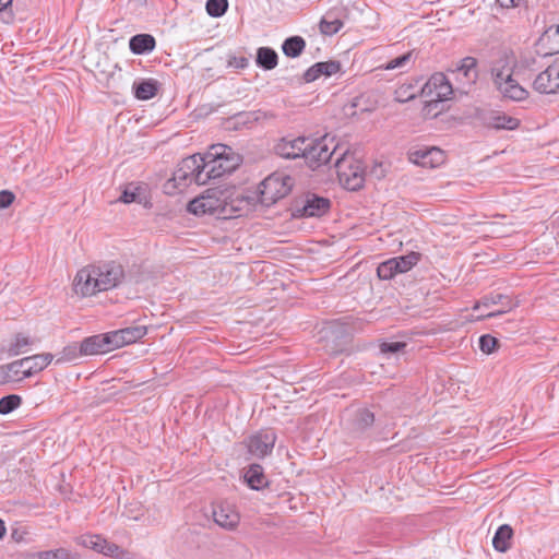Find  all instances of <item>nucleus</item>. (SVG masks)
Returning <instances> with one entry per match:
<instances>
[{
	"instance_id": "obj_1",
	"label": "nucleus",
	"mask_w": 559,
	"mask_h": 559,
	"mask_svg": "<svg viewBox=\"0 0 559 559\" xmlns=\"http://www.w3.org/2000/svg\"><path fill=\"white\" fill-rule=\"evenodd\" d=\"M123 266L116 261L90 264L79 270L73 282V288L82 297L94 296L118 287L124 280Z\"/></svg>"
},
{
	"instance_id": "obj_2",
	"label": "nucleus",
	"mask_w": 559,
	"mask_h": 559,
	"mask_svg": "<svg viewBox=\"0 0 559 559\" xmlns=\"http://www.w3.org/2000/svg\"><path fill=\"white\" fill-rule=\"evenodd\" d=\"M201 165L204 168V177H198L199 180L207 183L211 179H217L226 174L233 173L240 164L239 155L225 144H214L202 155Z\"/></svg>"
},
{
	"instance_id": "obj_3",
	"label": "nucleus",
	"mask_w": 559,
	"mask_h": 559,
	"mask_svg": "<svg viewBox=\"0 0 559 559\" xmlns=\"http://www.w3.org/2000/svg\"><path fill=\"white\" fill-rule=\"evenodd\" d=\"M202 160L201 154H193L183 158L174 171L173 178L165 183L166 193H175V190L181 192L191 183L205 185V181L198 179L199 175L204 177Z\"/></svg>"
},
{
	"instance_id": "obj_4",
	"label": "nucleus",
	"mask_w": 559,
	"mask_h": 559,
	"mask_svg": "<svg viewBox=\"0 0 559 559\" xmlns=\"http://www.w3.org/2000/svg\"><path fill=\"white\" fill-rule=\"evenodd\" d=\"M294 179L284 173H273L259 187V199L264 206H271L285 198L292 190Z\"/></svg>"
},
{
	"instance_id": "obj_5",
	"label": "nucleus",
	"mask_w": 559,
	"mask_h": 559,
	"mask_svg": "<svg viewBox=\"0 0 559 559\" xmlns=\"http://www.w3.org/2000/svg\"><path fill=\"white\" fill-rule=\"evenodd\" d=\"M307 143L305 160L310 168L316 169L332 162L337 147L333 138L329 135L319 139L308 138Z\"/></svg>"
},
{
	"instance_id": "obj_6",
	"label": "nucleus",
	"mask_w": 559,
	"mask_h": 559,
	"mask_svg": "<svg viewBox=\"0 0 559 559\" xmlns=\"http://www.w3.org/2000/svg\"><path fill=\"white\" fill-rule=\"evenodd\" d=\"M347 163L348 159L345 153L335 159L334 164L337 168L338 179L345 189L357 191L364 187L365 169L358 162L355 164Z\"/></svg>"
},
{
	"instance_id": "obj_7",
	"label": "nucleus",
	"mask_w": 559,
	"mask_h": 559,
	"mask_svg": "<svg viewBox=\"0 0 559 559\" xmlns=\"http://www.w3.org/2000/svg\"><path fill=\"white\" fill-rule=\"evenodd\" d=\"M331 207V201L328 198L307 193L301 200L295 202L294 217H321L325 215Z\"/></svg>"
},
{
	"instance_id": "obj_8",
	"label": "nucleus",
	"mask_w": 559,
	"mask_h": 559,
	"mask_svg": "<svg viewBox=\"0 0 559 559\" xmlns=\"http://www.w3.org/2000/svg\"><path fill=\"white\" fill-rule=\"evenodd\" d=\"M374 420V414L369 408L356 409L346 423L347 437L353 440L369 438Z\"/></svg>"
},
{
	"instance_id": "obj_9",
	"label": "nucleus",
	"mask_w": 559,
	"mask_h": 559,
	"mask_svg": "<svg viewBox=\"0 0 559 559\" xmlns=\"http://www.w3.org/2000/svg\"><path fill=\"white\" fill-rule=\"evenodd\" d=\"M275 441V431L271 428H266L250 436L246 441V445L251 455L263 459L272 453Z\"/></svg>"
},
{
	"instance_id": "obj_10",
	"label": "nucleus",
	"mask_w": 559,
	"mask_h": 559,
	"mask_svg": "<svg viewBox=\"0 0 559 559\" xmlns=\"http://www.w3.org/2000/svg\"><path fill=\"white\" fill-rule=\"evenodd\" d=\"M307 141V136H297L295 139L282 138L276 142L273 151L282 158L296 159L302 157L305 159Z\"/></svg>"
},
{
	"instance_id": "obj_11",
	"label": "nucleus",
	"mask_w": 559,
	"mask_h": 559,
	"mask_svg": "<svg viewBox=\"0 0 559 559\" xmlns=\"http://www.w3.org/2000/svg\"><path fill=\"white\" fill-rule=\"evenodd\" d=\"M533 87L542 94L559 93V60H555L536 76Z\"/></svg>"
},
{
	"instance_id": "obj_12",
	"label": "nucleus",
	"mask_w": 559,
	"mask_h": 559,
	"mask_svg": "<svg viewBox=\"0 0 559 559\" xmlns=\"http://www.w3.org/2000/svg\"><path fill=\"white\" fill-rule=\"evenodd\" d=\"M479 119L485 127L496 130H515L520 126V120L518 118L496 110L480 112Z\"/></svg>"
},
{
	"instance_id": "obj_13",
	"label": "nucleus",
	"mask_w": 559,
	"mask_h": 559,
	"mask_svg": "<svg viewBox=\"0 0 559 559\" xmlns=\"http://www.w3.org/2000/svg\"><path fill=\"white\" fill-rule=\"evenodd\" d=\"M423 92L432 96L433 100L442 102L449 99L453 88L448 78L443 73L438 72L431 75Z\"/></svg>"
},
{
	"instance_id": "obj_14",
	"label": "nucleus",
	"mask_w": 559,
	"mask_h": 559,
	"mask_svg": "<svg viewBox=\"0 0 559 559\" xmlns=\"http://www.w3.org/2000/svg\"><path fill=\"white\" fill-rule=\"evenodd\" d=\"M493 305H501L502 309L489 312L487 314H483L479 318L487 319V318L498 317L500 314L507 313L508 311L512 310L514 307L518 306V304L512 302L511 298L508 295L497 293V294H489V295L481 297V299L475 304L473 309L477 310L480 306L488 308Z\"/></svg>"
},
{
	"instance_id": "obj_15",
	"label": "nucleus",
	"mask_w": 559,
	"mask_h": 559,
	"mask_svg": "<svg viewBox=\"0 0 559 559\" xmlns=\"http://www.w3.org/2000/svg\"><path fill=\"white\" fill-rule=\"evenodd\" d=\"M444 152L439 147H423L411 153L409 159L423 167H438L444 162Z\"/></svg>"
},
{
	"instance_id": "obj_16",
	"label": "nucleus",
	"mask_w": 559,
	"mask_h": 559,
	"mask_svg": "<svg viewBox=\"0 0 559 559\" xmlns=\"http://www.w3.org/2000/svg\"><path fill=\"white\" fill-rule=\"evenodd\" d=\"M146 333L147 329L144 325L129 326L109 332L114 349L135 343Z\"/></svg>"
},
{
	"instance_id": "obj_17",
	"label": "nucleus",
	"mask_w": 559,
	"mask_h": 559,
	"mask_svg": "<svg viewBox=\"0 0 559 559\" xmlns=\"http://www.w3.org/2000/svg\"><path fill=\"white\" fill-rule=\"evenodd\" d=\"M84 356L98 355L114 350L109 332L85 337L82 342Z\"/></svg>"
},
{
	"instance_id": "obj_18",
	"label": "nucleus",
	"mask_w": 559,
	"mask_h": 559,
	"mask_svg": "<svg viewBox=\"0 0 559 559\" xmlns=\"http://www.w3.org/2000/svg\"><path fill=\"white\" fill-rule=\"evenodd\" d=\"M341 62L336 60L317 62L304 73L302 78L298 79V83H310L321 75L331 76L336 74L341 70Z\"/></svg>"
},
{
	"instance_id": "obj_19",
	"label": "nucleus",
	"mask_w": 559,
	"mask_h": 559,
	"mask_svg": "<svg viewBox=\"0 0 559 559\" xmlns=\"http://www.w3.org/2000/svg\"><path fill=\"white\" fill-rule=\"evenodd\" d=\"M53 359L50 353L37 354L19 359V366H24L22 378H29L43 371Z\"/></svg>"
},
{
	"instance_id": "obj_20",
	"label": "nucleus",
	"mask_w": 559,
	"mask_h": 559,
	"mask_svg": "<svg viewBox=\"0 0 559 559\" xmlns=\"http://www.w3.org/2000/svg\"><path fill=\"white\" fill-rule=\"evenodd\" d=\"M213 519L218 526L228 531L235 530L240 522L238 512L229 504H219L214 508Z\"/></svg>"
},
{
	"instance_id": "obj_21",
	"label": "nucleus",
	"mask_w": 559,
	"mask_h": 559,
	"mask_svg": "<svg viewBox=\"0 0 559 559\" xmlns=\"http://www.w3.org/2000/svg\"><path fill=\"white\" fill-rule=\"evenodd\" d=\"M343 10H330L321 19L319 29L325 36L336 34L344 25L342 20Z\"/></svg>"
},
{
	"instance_id": "obj_22",
	"label": "nucleus",
	"mask_w": 559,
	"mask_h": 559,
	"mask_svg": "<svg viewBox=\"0 0 559 559\" xmlns=\"http://www.w3.org/2000/svg\"><path fill=\"white\" fill-rule=\"evenodd\" d=\"M160 83L155 79H142L132 85V92L136 99L148 100L155 97L159 91Z\"/></svg>"
},
{
	"instance_id": "obj_23",
	"label": "nucleus",
	"mask_w": 559,
	"mask_h": 559,
	"mask_svg": "<svg viewBox=\"0 0 559 559\" xmlns=\"http://www.w3.org/2000/svg\"><path fill=\"white\" fill-rule=\"evenodd\" d=\"M478 61L476 58L467 56L463 58L453 70H451L452 73L462 74L466 83L469 85H473L478 80Z\"/></svg>"
},
{
	"instance_id": "obj_24",
	"label": "nucleus",
	"mask_w": 559,
	"mask_h": 559,
	"mask_svg": "<svg viewBox=\"0 0 559 559\" xmlns=\"http://www.w3.org/2000/svg\"><path fill=\"white\" fill-rule=\"evenodd\" d=\"M156 40L151 34H136L129 40V48L134 55H144L154 50Z\"/></svg>"
},
{
	"instance_id": "obj_25",
	"label": "nucleus",
	"mask_w": 559,
	"mask_h": 559,
	"mask_svg": "<svg viewBox=\"0 0 559 559\" xmlns=\"http://www.w3.org/2000/svg\"><path fill=\"white\" fill-rule=\"evenodd\" d=\"M247 485L253 490H261L267 486V479L264 469L260 464H251L245 473Z\"/></svg>"
},
{
	"instance_id": "obj_26",
	"label": "nucleus",
	"mask_w": 559,
	"mask_h": 559,
	"mask_svg": "<svg viewBox=\"0 0 559 559\" xmlns=\"http://www.w3.org/2000/svg\"><path fill=\"white\" fill-rule=\"evenodd\" d=\"M498 91L504 98L514 102L524 100L528 96V92L513 78L507 80V82H504V84Z\"/></svg>"
},
{
	"instance_id": "obj_27",
	"label": "nucleus",
	"mask_w": 559,
	"mask_h": 559,
	"mask_svg": "<svg viewBox=\"0 0 559 559\" xmlns=\"http://www.w3.org/2000/svg\"><path fill=\"white\" fill-rule=\"evenodd\" d=\"M513 537V528L503 524L498 527L492 538V546L499 552H506L511 548V539Z\"/></svg>"
},
{
	"instance_id": "obj_28",
	"label": "nucleus",
	"mask_w": 559,
	"mask_h": 559,
	"mask_svg": "<svg viewBox=\"0 0 559 559\" xmlns=\"http://www.w3.org/2000/svg\"><path fill=\"white\" fill-rule=\"evenodd\" d=\"M223 192L218 189H207L204 193L206 210L209 214H225L226 203L221 198Z\"/></svg>"
},
{
	"instance_id": "obj_29",
	"label": "nucleus",
	"mask_w": 559,
	"mask_h": 559,
	"mask_svg": "<svg viewBox=\"0 0 559 559\" xmlns=\"http://www.w3.org/2000/svg\"><path fill=\"white\" fill-rule=\"evenodd\" d=\"M257 66L263 70H273L278 62L277 52L270 47H260L257 50Z\"/></svg>"
},
{
	"instance_id": "obj_30",
	"label": "nucleus",
	"mask_w": 559,
	"mask_h": 559,
	"mask_svg": "<svg viewBox=\"0 0 559 559\" xmlns=\"http://www.w3.org/2000/svg\"><path fill=\"white\" fill-rule=\"evenodd\" d=\"M306 48V40L301 36H290L283 41L282 50L286 57L297 58Z\"/></svg>"
},
{
	"instance_id": "obj_31",
	"label": "nucleus",
	"mask_w": 559,
	"mask_h": 559,
	"mask_svg": "<svg viewBox=\"0 0 559 559\" xmlns=\"http://www.w3.org/2000/svg\"><path fill=\"white\" fill-rule=\"evenodd\" d=\"M145 188L140 185L130 183L122 191L119 201L123 203H143L146 201Z\"/></svg>"
},
{
	"instance_id": "obj_32",
	"label": "nucleus",
	"mask_w": 559,
	"mask_h": 559,
	"mask_svg": "<svg viewBox=\"0 0 559 559\" xmlns=\"http://www.w3.org/2000/svg\"><path fill=\"white\" fill-rule=\"evenodd\" d=\"M29 559H80V555L60 547L32 554Z\"/></svg>"
},
{
	"instance_id": "obj_33",
	"label": "nucleus",
	"mask_w": 559,
	"mask_h": 559,
	"mask_svg": "<svg viewBox=\"0 0 559 559\" xmlns=\"http://www.w3.org/2000/svg\"><path fill=\"white\" fill-rule=\"evenodd\" d=\"M421 258V254L419 252L412 251L408 254L400 255L395 258H391L392 260H395L396 271L400 273H405L409 271L413 266H415Z\"/></svg>"
},
{
	"instance_id": "obj_34",
	"label": "nucleus",
	"mask_w": 559,
	"mask_h": 559,
	"mask_svg": "<svg viewBox=\"0 0 559 559\" xmlns=\"http://www.w3.org/2000/svg\"><path fill=\"white\" fill-rule=\"evenodd\" d=\"M515 58L512 51L502 50L499 57L491 63L490 69H498V71L513 72Z\"/></svg>"
},
{
	"instance_id": "obj_35",
	"label": "nucleus",
	"mask_w": 559,
	"mask_h": 559,
	"mask_svg": "<svg viewBox=\"0 0 559 559\" xmlns=\"http://www.w3.org/2000/svg\"><path fill=\"white\" fill-rule=\"evenodd\" d=\"M106 539L103 538L100 535H93V534H84L75 538V542L78 545L93 549L99 554L103 551L104 544Z\"/></svg>"
},
{
	"instance_id": "obj_36",
	"label": "nucleus",
	"mask_w": 559,
	"mask_h": 559,
	"mask_svg": "<svg viewBox=\"0 0 559 559\" xmlns=\"http://www.w3.org/2000/svg\"><path fill=\"white\" fill-rule=\"evenodd\" d=\"M33 344V340L28 336L17 333L14 336V341L10 344L8 353L10 356H17L25 352V347Z\"/></svg>"
},
{
	"instance_id": "obj_37",
	"label": "nucleus",
	"mask_w": 559,
	"mask_h": 559,
	"mask_svg": "<svg viewBox=\"0 0 559 559\" xmlns=\"http://www.w3.org/2000/svg\"><path fill=\"white\" fill-rule=\"evenodd\" d=\"M22 404V397L17 394H9L0 399V414L8 415Z\"/></svg>"
},
{
	"instance_id": "obj_38",
	"label": "nucleus",
	"mask_w": 559,
	"mask_h": 559,
	"mask_svg": "<svg viewBox=\"0 0 559 559\" xmlns=\"http://www.w3.org/2000/svg\"><path fill=\"white\" fill-rule=\"evenodd\" d=\"M396 265L395 260L392 259L380 263L377 267L378 277L383 281L392 280L396 274H399Z\"/></svg>"
},
{
	"instance_id": "obj_39",
	"label": "nucleus",
	"mask_w": 559,
	"mask_h": 559,
	"mask_svg": "<svg viewBox=\"0 0 559 559\" xmlns=\"http://www.w3.org/2000/svg\"><path fill=\"white\" fill-rule=\"evenodd\" d=\"M81 356H84L81 343H72L63 347L60 357L57 359V364L63 361H71Z\"/></svg>"
},
{
	"instance_id": "obj_40",
	"label": "nucleus",
	"mask_w": 559,
	"mask_h": 559,
	"mask_svg": "<svg viewBox=\"0 0 559 559\" xmlns=\"http://www.w3.org/2000/svg\"><path fill=\"white\" fill-rule=\"evenodd\" d=\"M206 12L212 17H219L228 9L227 0H207L205 4Z\"/></svg>"
},
{
	"instance_id": "obj_41",
	"label": "nucleus",
	"mask_w": 559,
	"mask_h": 559,
	"mask_svg": "<svg viewBox=\"0 0 559 559\" xmlns=\"http://www.w3.org/2000/svg\"><path fill=\"white\" fill-rule=\"evenodd\" d=\"M478 345L484 354L490 355L499 348L500 342L490 334H484L479 337Z\"/></svg>"
},
{
	"instance_id": "obj_42",
	"label": "nucleus",
	"mask_w": 559,
	"mask_h": 559,
	"mask_svg": "<svg viewBox=\"0 0 559 559\" xmlns=\"http://www.w3.org/2000/svg\"><path fill=\"white\" fill-rule=\"evenodd\" d=\"M206 207L207 206L205 203L204 194H202L201 197L194 198L187 205L188 212L191 214H194L197 216L209 214V211L206 210Z\"/></svg>"
},
{
	"instance_id": "obj_43",
	"label": "nucleus",
	"mask_w": 559,
	"mask_h": 559,
	"mask_svg": "<svg viewBox=\"0 0 559 559\" xmlns=\"http://www.w3.org/2000/svg\"><path fill=\"white\" fill-rule=\"evenodd\" d=\"M490 74L497 90H500L507 80L513 78V72L498 71V69H490Z\"/></svg>"
},
{
	"instance_id": "obj_44",
	"label": "nucleus",
	"mask_w": 559,
	"mask_h": 559,
	"mask_svg": "<svg viewBox=\"0 0 559 559\" xmlns=\"http://www.w3.org/2000/svg\"><path fill=\"white\" fill-rule=\"evenodd\" d=\"M406 346V342H382L380 344V352L382 354H395L402 352Z\"/></svg>"
},
{
	"instance_id": "obj_45",
	"label": "nucleus",
	"mask_w": 559,
	"mask_h": 559,
	"mask_svg": "<svg viewBox=\"0 0 559 559\" xmlns=\"http://www.w3.org/2000/svg\"><path fill=\"white\" fill-rule=\"evenodd\" d=\"M412 56H413L412 51L403 53V55L390 60L386 63L385 69L393 70V69H397V68H403L411 61Z\"/></svg>"
},
{
	"instance_id": "obj_46",
	"label": "nucleus",
	"mask_w": 559,
	"mask_h": 559,
	"mask_svg": "<svg viewBox=\"0 0 559 559\" xmlns=\"http://www.w3.org/2000/svg\"><path fill=\"white\" fill-rule=\"evenodd\" d=\"M13 0H0V15L4 23H11L14 19L13 11L11 10Z\"/></svg>"
},
{
	"instance_id": "obj_47",
	"label": "nucleus",
	"mask_w": 559,
	"mask_h": 559,
	"mask_svg": "<svg viewBox=\"0 0 559 559\" xmlns=\"http://www.w3.org/2000/svg\"><path fill=\"white\" fill-rule=\"evenodd\" d=\"M261 115H262V111L257 110V111L239 112V114L235 115L234 118L237 120L238 123H240V122L248 123L251 121H258L261 118Z\"/></svg>"
},
{
	"instance_id": "obj_48",
	"label": "nucleus",
	"mask_w": 559,
	"mask_h": 559,
	"mask_svg": "<svg viewBox=\"0 0 559 559\" xmlns=\"http://www.w3.org/2000/svg\"><path fill=\"white\" fill-rule=\"evenodd\" d=\"M15 200L13 192L9 190L0 191V210L8 209Z\"/></svg>"
},
{
	"instance_id": "obj_49",
	"label": "nucleus",
	"mask_w": 559,
	"mask_h": 559,
	"mask_svg": "<svg viewBox=\"0 0 559 559\" xmlns=\"http://www.w3.org/2000/svg\"><path fill=\"white\" fill-rule=\"evenodd\" d=\"M103 544H104L103 551H102L103 555L110 556V557H118L121 549L117 544L110 543L107 539L105 542H103Z\"/></svg>"
},
{
	"instance_id": "obj_50",
	"label": "nucleus",
	"mask_w": 559,
	"mask_h": 559,
	"mask_svg": "<svg viewBox=\"0 0 559 559\" xmlns=\"http://www.w3.org/2000/svg\"><path fill=\"white\" fill-rule=\"evenodd\" d=\"M7 369L11 374L15 377V381L22 380V371L24 366H19V360H14L10 364H7Z\"/></svg>"
},
{
	"instance_id": "obj_51",
	"label": "nucleus",
	"mask_w": 559,
	"mask_h": 559,
	"mask_svg": "<svg viewBox=\"0 0 559 559\" xmlns=\"http://www.w3.org/2000/svg\"><path fill=\"white\" fill-rule=\"evenodd\" d=\"M227 63L229 67L245 69L248 66V59L246 57L233 56L228 59Z\"/></svg>"
},
{
	"instance_id": "obj_52",
	"label": "nucleus",
	"mask_w": 559,
	"mask_h": 559,
	"mask_svg": "<svg viewBox=\"0 0 559 559\" xmlns=\"http://www.w3.org/2000/svg\"><path fill=\"white\" fill-rule=\"evenodd\" d=\"M15 381V377L9 372L7 365L0 366V385Z\"/></svg>"
},
{
	"instance_id": "obj_53",
	"label": "nucleus",
	"mask_w": 559,
	"mask_h": 559,
	"mask_svg": "<svg viewBox=\"0 0 559 559\" xmlns=\"http://www.w3.org/2000/svg\"><path fill=\"white\" fill-rule=\"evenodd\" d=\"M501 8H515L519 5L521 0H496Z\"/></svg>"
},
{
	"instance_id": "obj_54",
	"label": "nucleus",
	"mask_w": 559,
	"mask_h": 559,
	"mask_svg": "<svg viewBox=\"0 0 559 559\" xmlns=\"http://www.w3.org/2000/svg\"><path fill=\"white\" fill-rule=\"evenodd\" d=\"M5 532H7V528H5L4 521L0 519V539L3 538V536L5 535Z\"/></svg>"
},
{
	"instance_id": "obj_55",
	"label": "nucleus",
	"mask_w": 559,
	"mask_h": 559,
	"mask_svg": "<svg viewBox=\"0 0 559 559\" xmlns=\"http://www.w3.org/2000/svg\"><path fill=\"white\" fill-rule=\"evenodd\" d=\"M344 352V348L343 347H340V346H336V347H331V354H340V353H343Z\"/></svg>"
},
{
	"instance_id": "obj_56",
	"label": "nucleus",
	"mask_w": 559,
	"mask_h": 559,
	"mask_svg": "<svg viewBox=\"0 0 559 559\" xmlns=\"http://www.w3.org/2000/svg\"><path fill=\"white\" fill-rule=\"evenodd\" d=\"M12 538L15 539V540H19V535L16 534V532L12 533Z\"/></svg>"
},
{
	"instance_id": "obj_57",
	"label": "nucleus",
	"mask_w": 559,
	"mask_h": 559,
	"mask_svg": "<svg viewBox=\"0 0 559 559\" xmlns=\"http://www.w3.org/2000/svg\"><path fill=\"white\" fill-rule=\"evenodd\" d=\"M12 538L15 539V540H19V535L16 534V532L12 533Z\"/></svg>"
}]
</instances>
